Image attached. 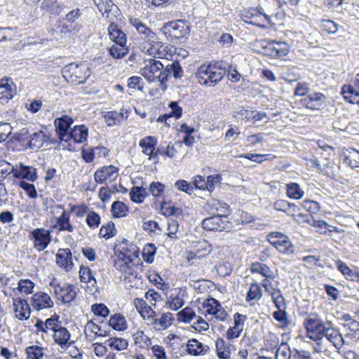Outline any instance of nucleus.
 <instances>
[{
    "label": "nucleus",
    "instance_id": "37",
    "mask_svg": "<svg viewBox=\"0 0 359 359\" xmlns=\"http://www.w3.org/2000/svg\"><path fill=\"white\" fill-rule=\"evenodd\" d=\"M70 136L75 142L81 143L87 140L88 128L83 125L76 126L71 132Z\"/></svg>",
    "mask_w": 359,
    "mask_h": 359
},
{
    "label": "nucleus",
    "instance_id": "61",
    "mask_svg": "<svg viewBox=\"0 0 359 359\" xmlns=\"http://www.w3.org/2000/svg\"><path fill=\"white\" fill-rule=\"evenodd\" d=\"M34 283L28 279H21L18 282V289L20 292L26 294L32 293Z\"/></svg>",
    "mask_w": 359,
    "mask_h": 359
},
{
    "label": "nucleus",
    "instance_id": "4",
    "mask_svg": "<svg viewBox=\"0 0 359 359\" xmlns=\"http://www.w3.org/2000/svg\"><path fill=\"white\" fill-rule=\"evenodd\" d=\"M114 267L123 273L121 278L123 279L126 285L130 287H138L142 283L141 276H140V266L137 264L125 265L120 262H114Z\"/></svg>",
    "mask_w": 359,
    "mask_h": 359
},
{
    "label": "nucleus",
    "instance_id": "60",
    "mask_svg": "<svg viewBox=\"0 0 359 359\" xmlns=\"http://www.w3.org/2000/svg\"><path fill=\"white\" fill-rule=\"evenodd\" d=\"M15 168L6 161H0V179H5L10 174L14 177Z\"/></svg>",
    "mask_w": 359,
    "mask_h": 359
},
{
    "label": "nucleus",
    "instance_id": "26",
    "mask_svg": "<svg viewBox=\"0 0 359 359\" xmlns=\"http://www.w3.org/2000/svg\"><path fill=\"white\" fill-rule=\"evenodd\" d=\"M325 96L320 93H314L309 95L305 100V106L311 110H321L325 104Z\"/></svg>",
    "mask_w": 359,
    "mask_h": 359
},
{
    "label": "nucleus",
    "instance_id": "42",
    "mask_svg": "<svg viewBox=\"0 0 359 359\" xmlns=\"http://www.w3.org/2000/svg\"><path fill=\"white\" fill-rule=\"evenodd\" d=\"M111 212L114 217H125L128 212V207L121 201H115L111 205Z\"/></svg>",
    "mask_w": 359,
    "mask_h": 359
},
{
    "label": "nucleus",
    "instance_id": "11",
    "mask_svg": "<svg viewBox=\"0 0 359 359\" xmlns=\"http://www.w3.org/2000/svg\"><path fill=\"white\" fill-rule=\"evenodd\" d=\"M202 226L207 231H222L229 229L230 223L227 220L226 215H214L204 219L202 222Z\"/></svg>",
    "mask_w": 359,
    "mask_h": 359
},
{
    "label": "nucleus",
    "instance_id": "52",
    "mask_svg": "<svg viewBox=\"0 0 359 359\" xmlns=\"http://www.w3.org/2000/svg\"><path fill=\"white\" fill-rule=\"evenodd\" d=\"M156 252V248L153 243H147L144 245L142 251L144 260L147 263H152L154 260V255Z\"/></svg>",
    "mask_w": 359,
    "mask_h": 359
},
{
    "label": "nucleus",
    "instance_id": "6",
    "mask_svg": "<svg viewBox=\"0 0 359 359\" xmlns=\"http://www.w3.org/2000/svg\"><path fill=\"white\" fill-rule=\"evenodd\" d=\"M164 34L172 39L187 38L190 29L185 20H177L166 22L163 27Z\"/></svg>",
    "mask_w": 359,
    "mask_h": 359
},
{
    "label": "nucleus",
    "instance_id": "40",
    "mask_svg": "<svg viewBox=\"0 0 359 359\" xmlns=\"http://www.w3.org/2000/svg\"><path fill=\"white\" fill-rule=\"evenodd\" d=\"M126 45L114 44L109 48V54L114 59H121L128 53Z\"/></svg>",
    "mask_w": 359,
    "mask_h": 359
},
{
    "label": "nucleus",
    "instance_id": "16",
    "mask_svg": "<svg viewBox=\"0 0 359 359\" xmlns=\"http://www.w3.org/2000/svg\"><path fill=\"white\" fill-rule=\"evenodd\" d=\"M324 337H325L337 349L341 348L344 344H346V341L339 330L334 327L332 323L330 321H327V327L325 330Z\"/></svg>",
    "mask_w": 359,
    "mask_h": 359
},
{
    "label": "nucleus",
    "instance_id": "44",
    "mask_svg": "<svg viewBox=\"0 0 359 359\" xmlns=\"http://www.w3.org/2000/svg\"><path fill=\"white\" fill-rule=\"evenodd\" d=\"M126 320L123 316L120 313L114 314L110 317L109 324L116 330H124L126 329Z\"/></svg>",
    "mask_w": 359,
    "mask_h": 359
},
{
    "label": "nucleus",
    "instance_id": "23",
    "mask_svg": "<svg viewBox=\"0 0 359 359\" xmlns=\"http://www.w3.org/2000/svg\"><path fill=\"white\" fill-rule=\"evenodd\" d=\"M273 208L278 211L284 212L289 214H291L293 217H295V219L298 221L299 218H303L305 215L299 213L296 215H294V212L298 211L299 208L294 203H290L285 200H278L273 204Z\"/></svg>",
    "mask_w": 359,
    "mask_h": 359
},
{
    "label": "nucleus",
    "instance_id": "34",
    "mask_svg": "<svg viewBox=\"0 0 359 359\" xmlns=\"http://www.w3.org/2000/svg\"><path fill=\"white\" fill-rule=\"evenodd\" d=\"M250 271L252 273H259L266 278L273 280L275 278L273 271L266 264L260 262H254L250 266Z\"/></svg>",
    "mask_w": 359,
    "mask_h": 359
},
{
    "label": "nucleus",
    "instance_id": "55",
    "mask_svg": "<svg viewBox=\"0 0 359 359\" xmlns=\"http://www.w3.org/2000/svg\"><path fill=\"white\" fill-rule=\"evenodd\" d=\"M13 81L7 77H4L0 79V89L2 90L1 91V94H6L10 96H14L15 90L13 89Z\"/></svg>",
    "mask_w": 359,
    "mask_h": 359
},
{
    "label": "nucleus",
    "instance_id": "56",
    "mask_svg": "<svg viewBox=\"0 0 359 359\" xmlns=\"http://www.w3.org/2000/svg\"><path fill=\"white\" fill-rule=\"evenodd\" d=\"M161 210L165 216L179 215L182 213L181 209L172 205L170 203L163 202L161 205Z\"/></svg>",
    "mask_w": 359,
    "mask_h": 359
},
{
    "label": "nucleus",
    "instance_id": "43",
    "mask_svg": "<svg viewBox=\"0 0 359 359\" xmlns=\"http://www.w3.org/2000/svg\"><path fill=\"white\" fill-rule=\"evenodd\" d=\"M106 342L111 348L119 351L126 350L128 346V341L123 338L111 337Z\"/></svg>",
    "mask_w": 359,
    "mask_h": 359
},
{
    "label": "nucleus",
    "instance_id": "15",
    "mask_svg": "<svg viewBox=\"0 0 359 359\" xmlns=\"http://www.w3.org/2000/svg\"><path fill=\"white\" fill-rule=\"evenodd\" d=\"M118 177V168L112 165L103 166L97 169L94 173L96 183L104 184L112 182Z\"/></svg>",
    "mask_w": 359,
    "mask_h": 359
},
{
    "label": "nucleus",
    "instance_id": "59",
    "mask_svg": "<svg viewBox=\"0 0 359 359\" xmlns=\"http://www.w3.org/2000/svg\"><path fill=\"white\" fill-rule=\"evenodd\" d=\"M103 118L107 126H113L119 124L124 118L123 114H104Z\"/></svg>",
    "mask_w": 359,
    "mask_h": 359
},
{
    "label": "nucleus",
    "instance_id": "1",
    "mask_svg": "<svg viewBox=\"0 0 359 359\" xmlns=\"http://www.w3.org/2000/svg\"><path fill=\"white\" fill-rule=\"evenodd\" d=\"M226 73L232 82L238 81L241 78V74L227 62L217 61L199 67L196 72V79L202 85L215 86Z\"/></svg>",
    "mask_w": 359,
    "mask_h": 359
},
{
    "label": "nucleus",
    "instance_id": "63",
    "mask_svg": "<svg viewBox=\"0 0 359 359\" xmlns=\"http://www.w3.org/2000/svg\"><path fill=\"white\" fill-rule=\"evenodd\" d=\"M93 1L102 15L111 11V7L114 5L111 0H93Z\"/></svg>",
    "mask_w": 359,
    "mask_h": 359
},
{
    "label": "nucleus",
    "instance_id": "64",
    "mask_svg": "<svg viewBox=\"0 0 359 359\" xmlns=\"http://www.w3.org/2000/svg\"><path fill=\"white\" fill-rule=\"evenodd\" d=\"M20 187L23 189L28 196L31 198H35L37 196V191L33 184L28 183L25 181H20L18 183Z\"/></svg>",
    "mask_w": 359,
    "mask_h": 359
},
{
    "label": "nucleus",
    "instance_id": "48",
    "mask_svg": "<svg viewBox=\"0 0 359 359\" xmlns=\"http://www.w3.org/2000/svg\"><path fill=\"white\" fill-rule=\"evenodd\" d=\"M116 230L114 223L111 221L108 222L106 224L102 225L100 229L99 235L100 237L109 239L116 235Z\"/></svg>",
    "mask_w": 359,
    "mask_h": 359
},
{
    "label": "nucleus",
    "instance_id": "5",
    "mask_svg": "<svg viewBox=\"0 0 359 359\" xmlns=\"http://www.w3.org/2000/svg\"><path fill=\"white\" fill-rule=\"evenodd\" d=\"M49 286L53 289V293L57 299L63 304L72 302L77 295L76 286L67 283H59L55 278L50 281Z\"/></svg>",
    "mask_w": 359,
    "mask_h": 359
},
{
    "label": "nucleus",
    "instance_id": "50",
    "mask_svg": "<svg viewBox=\"0 0 359 359\" xmlns=\"http://www.w3.org/2000/svg\"><path fill=\"white\" fill-rule=\"evenodd\" d=\"M292 353L289 345L283 342L276 351V359H292Z\"/></svg>",
    "mask_w": 359,
    "mask_h": 359
},
{
    "label": "nucleus",
    "instance_id": "28",
    "mask_svg": "<svg viewBox=\"0 0 359 359\" xmlns=\"http://www.w3.org/2000/svg\"><path fill=\"white\" fill-rule=\"evenodd\" d=\"M41 8L52 15H60L65 12L67 6L57 0H43L41 3Z\"/></svg>",
    "mask_w": 359,
    "mask_h": 359
},
{
    "label": "nucleus",
    "instance_id": "17",
    "mask_svg": "<svg viewBox=\"0 0 359 359\" xmlns=\"http://www.w3.org/2000/svg\"><path fill=\"white\" fill-rule=\"evenodd\" d=\"M56 264L66 271H70L73 269L72 254L68 248H60L55 255Z\"/></svg>",
    "mask_w": 359,
    "mask_h": 359
},
{
    "label": "nucleus",
    "instance_id": "32",
    "mask_svg": "<svg viewBox=\"0 0 359 359\" xmlns=\"http://www.w3.org/2000/svg\"><path fill=\"white\" fill-rule=\"evenodd\" d=\"M157 142L156 137L149 135L140 140L139 146L142 149V153L147 156L156 150Z\"/></svg>",
    "mask_w": 359,
    "mask_h": 359
},
{
    "label": "nucleus",
    "instance_id": "7",
    "mask_svg": "<svg viewBox=\"0 0 359 359\" xmlns=\"http://www.w3.org/2000/svg\"><path fill=\"white\" fill-rule=\"evenodd\" d=\"M267 241L280 253L289 255L294 251V246L289 237L281 232L269 233L267 235Z\"/></svg>",
    "mask_w": 359,
    "mask_h": 359
},
{
    "label": "nucleus",
    "instance_id": "24",
    "mask_svg": "<svg viewBox=\"0 0 359 359\" xmlns=\"http://www.w3.org/2000/svg\"><path fill=\"white\" fill-rule=\"evenodd\" d=\"M217 355L219 359H231V351H235L234 345L226 343L225 341L219 338L215 341Z\"/></svg>",
    "mask_w": 359,
    "mask_h": 359
},
{
    "label": "nucleus",
    "instance_id": "18",
    "mask_svg": "<svg viewBox=\"0 0 359 359\" xmlns=\"http://www.w3.org/2000/svg\"><path fill=\"white\" fill-rule=\"evenodd\" d=\"M14 313L15 317L20 320H27L30 316V307L27 300L21 298L13 299Z\"/></svg>",
    "mask_w": 359,
    "mask_h": 359
},
{
    "label": "nucleus",
    "instance_id": "41",
    "mask_svg": "<svg viewBox=\"0 0 359 359\" xmlns=\"http://www.w3.org/2000/svg\"><path fill=\"white\" fill-rule=\"evenodd\" d=\"M287 196L292 199L299 200L304 194V191L300 188L299 185L294 182H290L287 184Z\"/></svg>",
    "mask_w": 359,
    "mask_h": 359
},
{
    "label": "nucleus",
    "instance_id": "57",
    "mask_svg": "<svg viewBox=\"0 0 359 359\" xmlns=\"http://www.w3.org/2000/svg\"><path fill=\"white\" fill-rule=\"evenodd\" d=\"M344 327L347 330L346 337L359 339V323L358 321H351L348 324H344Z\"/></svg>",
    "mask_w": 359,
    "mask_h": 359
},
{
    "label": "nucleus",
    "instance_id": "39",
    "mask_svg": "<svg viewBox=\"0 0 359 359\" xmlns=\"http://www.w3.org/2000/svg\"><path fill=\"white\" fill-rule=\"evenodd\" d=\"M80 280L83 283L89 284V287H96L97 281L93 276L92 271L88 267L81 266L79 271Z\"/></svg>",
    "mask_w": 359,
    "mask_h": 359
},
{
    "label": "nucleus",
    "instance_id": "10",
    "mask_svg": "<svg viewBox=\"0 0 359 359\" xmlns=\"http://www.w3.org/2000/svg\"><path fill=\"white\" fill-rule=\"evenodd\" d=\"M165 62L166 64H164V67L158 75V81L161 82V85H163L171 76H173L175 79H181L183 76L184 71L177 61Z\"/></svg>",
    "mask_w": 359,
    "mask_h": 359
},
{
    "label": "nucleus",
    "instance_id": "14",
    "mask_svg": "<svg viewBox=\"0 0 359 359\" xmlns=\"http://www.w3.org/2000/svg\"><path fill=\"white\" fill-rule=\"evenodd\" d=\"M262 48L264 54L279 58L285 57L289 52V46L285 42L270 41L266 45H262Z\"/></svg>",
    "mask_w": 359,
    "mask_h": 359
},
{
    "label": "nucleus",
    "instance_id": "27",
    "mask_svg": "<svg viewBox=\"0 0 359 359\" xmlns=\"http://www.w3.org/2000/svg\"><path fill=\"white\" fill-rule=\"evenodd\" d=\"M108 32L110 39L114 44L126 45V34L114 22L110 23L108 27Z\"/></svg>",
    "mask_w": 359,
    "mask_h": 359
},
{
    "label": "nucleus",
    "instance_id": "19",
    "mask_svg": "<svg viewBox=\"0 0 359 359\" xmlns=\"http://www.w3.org/2000/svg\"><path fill=\"white\" fill-rule=\"evenodd\" d=\"M32 305L37 311L49 309L53 306V302L50 296L45 292H36L32 297Z\"/></svg>",
    "mask_w": 359,
    "mask_h": 359
},
{
    "label": "nucleus",
    "instance_id": "2",
    "mask_svg": "<svg viewBox=\"0 0 359 359\" xmlns=\"http://www.w3.org/2000/svg\"><path fill=\"white\" fill-rule=\"evenodd\" d=\"M62 76L68 82L74 85L84 83L90 76V69L85 64L70 63L62 69Z\"/></svg>",
    "mask_w": 359,
    "mask_h": 359
},
{
    "label": "nucleus",
    "instance_id": "38",
    "mask_svg": "<svg viewBox=\"0 0 359 359\" xmlns=\"http://www.w3.org/2000/svg\"><path fill=\"white\" fill-rule=\"evenodd\" d=\"M344 162L352 168L359 167V151L351 149L344 154Z\"/></svg>",
    "mask_w": 359,
    "mask_h": 359
},
{
    "label": "nucleus",
    "instance_id": "21",
    "mask_svg": "<svg viewBox=\"0 0 359 359\" xmlns=\"http://www.w3.org/2000/svg\"><path fill=\"white\" fill-rule=\"evenodd\" d=\"M129 23L134 27L136 30L149 41H154L156 38V34L149 28L146 24L143 23L142 21L135 16L129 17Z\"/></svg>",
    "mask_w": 359,
    "mask_h": 359
},
{
    "label": "nucleus",
    "instance_id": "51",
    "mask_svg": "<svg viewBox=\"0 0 359 359\" xmlns=\"http://www.w3.org/2000/svg\"><path fill=\"white\" fill-rule=\"evenodd\" d=\"M262 289L259 284L255 283L250 285V289L247 293L246 301L259 300L262 298Z\"/></svg>",
    "mask_w": 359,
    "mask_h": 359
},
{
    "label": "nucleus",
    "instance_id": "54",
    "mask_svg": "<svg viewBox=\"0 0 359 359\" xmlns=\"http://www.w3.org/2000/svg\"><path fill=\"white\" fill-rule=\"evenodd\" d=\"M194 318H196V313L190 307H186L177 313V319L183 323H189Z\"/></svg>",
    "mask_w": 359,
    "mask_h": 359
},
{
    "label": "nucleus",
    "instance_id": "49",
    "mask_svg": "<svg viewBox=\"0 0 359 359\" xmlns=\"http://www.w3.org/2000/svg\"><path fill=\"white\" fill-rule=\"evenodd\" d=\"M25 351L27 359H42L44 355L43 348L37 345L27 347Z\"/></svg>",
    "mask_w": 359,
    "mask_h": 359
},
{
    "label": "nucleus",
    "instance_id": "22",
    "mask_svg": "<svg viewBox=\"0 0 359 359\" xmlns=\"http://www.w3.org/2000/svg\"><path fill=\"white\" fill-rule=\"evenodd\" d=\"M14 177L34 182L37 179L36 170L33 167L25 166L20 163L15 168Z\"/></svg>",
    "mask_w": 359,
    "mask_h": 359
},
{
    "label": "nucleus",
    "instance_id": "9",
    "mask_svg": "<svg viewBox=\"0 0 359 359\" xmlns=\"http://www.w3.org/2000/svg\"><path fill=\"white\" fill-rule=\"evenodd\" d=\"M51 230L37 228L32 231L29 238L33 241L34 247L39 252L45 250L52 241Z\"/></svg>",
    "mask_w": 359,
    "mask_h": 359
},
{
    "label": "nucleus",
    "instance_id": "36",
    "mask_svg": "<svg viewBox=\"0 0 359 359\" xmlns=\"http://www.w3.org/2000/svg\"><path fill=\"white\" fill-rule=\"evenodd\" d=\"M48 142V137L46 134L42 132L34 133L30 138L29 140V147L37 151L40 148H41L45 142Z\"/></svg>",
    "mask_w": 359,
    "mask_h": 359
},
{
    "label": "nucleus",
    "instance_id": "33",
    "mask_svg": "<svg viewBox=\"0 0 359 359\" xmlns=\"http://www.w3.org/2000/svg\"><path fill=\"white\" fill-rule=\"evenodd\" d=\"M336 265L338 270L345 276L346 279L352 281L359 280V272L357 271L351 270L345 262H342L341 260H338L336 262Z\"/></svg>",
    "mask_w": 359,
    "mask_h": 359
},
{
    "label": "nucleus",
    "instance_id": "62",
    "mask_svg": "<svg viewBox=\"0 0 359 359\" xmlns=\"http://www.w3.org/2000/svg\"><path fill=\"white\" fill-rule=\"evenodd\" d=\"M175 187L178 190L185 192L187 194L191 195L194 191V186L193 184L189 183L187 181L184 180H179L175 182Z\"/></svg>",
    "mask_w": 359,
    "mask_h": 359
},
{
    "label": "nucleus",
    "instance_id": "47",
    "mask_svg": "<svg viewBox=\"0 0 359 359\" xmlns=\"http://www.w3.org/2000/svg\"><path fill=\"white\" fill-rule=\"evenodd\" d=\"M172 314L168 312L162 314L159 319H156L154 324L158 330H165L172 324Z\"/></svg>",
    "mask_w": 359,
    "mask_h": 359
},
{
    "label": "nucleus",
    "instance_id": "53",
    "mask_svg": "<svg viewBox=\"0 0 359 359\" xmlns=\"http://www.w3.org/2000/svg\"><path fill=\"white\" fill-rule=\"evenodd\" d=\"M100 216L93 210H90L86 215V222L90 229H97L100 224Z\"/></svg>",
    "mask_w": 359,
    "mask_h": 359
},
{
    "label": "nucleus",
    "instance_id": "3",
    "mask_svg": "<svg viewBox=\"0 0 359 359\" xmlns=\"http://www.w3.org/2000/svg\"><path fill=\"white\" fill-rule=\"evenodd\" d=\"M114 252L117 257L114 262H120L125 265L134 264L133 259L138 257L137 247L125 238L116 243Z\"/></svg>",
    "mask_w": 359,
    "mask_h": 359
},
{
    "label": "nucleus",
    "instance_id": "30",
    "mask_svg": "<svg viewBox=\"0 0 359 359\" xmlns=\"http://www.w3.org/2000/svg\"><path fill=\"white\" fill-rule=\"evenodd\" d=\"M208 346L204 345L196 339H189L187 342V352L193 355H204L209 351Z\"/></svg>",
    "mask_w": 359,
    "mask_h": 359
},
{
    "label": "nucleus",
    "instance_id": "12",
    "mask_svg": "<svg viewBox=\"0 0 359 359\" xmlns=\"http://www.w3.org/2000/svg\"><path fill=\"white\" fill-rule=\"evenodd\" d=\"M81 16V11L79 8L69 11L65 16L60 20V31L62 33L70 32L77 29V21Z\"/></svg>",
    "mask_w": 359,
    "mask_h": 359
},
{
    "label": "nucleus",
    "instance_id": "31",
    "mask_svg": "<svg viewBox=\"0 0 359 359\" xmlns=\"http://www.w3.org/2000/svg\"><path fill=\"white\" fill-rule=\"evenodd\" d=\"M167 304L168 308L173 311H177L180 309L184 304V293L181 290L175 289L169 299H168Z\"/></svg>",
    "mask_w": 359,
    "mask_h": 359
},
{
    "label": "nucleus",
    "instance_id": "46",
    "mask_svg": "<svg viewBox=\"0 0 359 359\" xmlns=\"http://www.w3.org/2000/svg\"><path fill=\"white\" fill-rule=\"evenodd\" d=\"M194 250L193 253L196 257H201L208 255L211 252L212 248L206 241H199L197 245L194 246Z\"/></svg>",
    "mask_w": 359,
    "mask_h": 359
},
{
    "label": "nucleus",
    "instance_id": "45",
    "mask_svg": "<svg viewBox=\"0 0 359 359\" xmlns=\"http://www.w3.org/2000/svg\"><path fill=\"white\" fill-rule=\"evenodd\" d=\"M131 201L137 203H141L147 196L146 189L142 187H133L130 191Z\"/></svg>",
    "mask_w": 359,
    "mask_h": 359
},
{
    "label": "nucleus",
    "instance_id": "58",
    "mask_svg": "<svg viewBox=\"0 0 359 359\" xmlns=\"http://www.w3.org/2000/svg\"><path fill=\"white\" fill-rule=\"evenodd\" d=\"M70 211L75 214V216L78 218H82L86 215H88L90 210L87 205L81 203L80 205H69Z\"/></svg>",
    "mask_w": 359,
    "mask_h": 359
},
{
    "label": "nucleus",
    "instance_id": "8",
    "mask_svg": "<svg viewBox=\"0 0 359 359\" xmlns=\"http://www.w3.org/2000/svg\"><path fill=\"white\" fill-rule=\"evenodd\" d=\"M304 324L306 330L307 337L313 341L322 339L327 327V321L323 323L318 318H308L305 320Z\"/></svg>",
    "mask_w": 359,
    "mask_h": 359
},
{
    "label": "nucleus",
    "instance_id": "35",
    "mask_svg": "<svg viewBox=\"0 0 359 359\" xmlns=\"http://www.w3.org/2000/svg\"><path fill=\"white\" fill-rule=\"evenodd\" d=\"M56 224L60 231L72 232L74 231V227L70 223V217L65 210L56 218Z\"/></svg>",
    "mask_w": 359,
    "mask_h": 359
},
{
    "label": "nucleus",
    "instance_id": "29",
    "mask_svg": "<svg viewBox=\"0 0 359 359\" xmlns=\"http://www.w3.org/2000/svg\"><path fill=\"white\" fill-rule=\"evenodd\" d=\"M85 334L88 341H93L95 339L96 337L107 336V332L105 330H102L98 325L93 321H88L85 326Z\"/></svg>",
    "mask_w": 359,
    "mask_h": 359
},
{
    "label": "nucleus",
    "instance_id": "20",
    "mask_svg": "<svg viewBox=\"0 0 359 359\" xmlns=\"http://www.w3.org/2000/svg\"><path fill=\"white\" fill-rule=\"evenodd\" d=\"M53 332V337L55 342L62 349H67L74 343L70 341L71 334L67 328L60 325Z\"/></svg>",
    "mask_w": 359,
    "mask_h": 359
},
{
    "label": "nucleus",
    "instance_id": "25",
    "mask_svg": "<svg viewBox=\"0 0 359 359\" xmlns=\"http://www.w3.org/2000/svg\"><path fill=\"white\" fill-rule=\"evenodd\" d=\"M72 123V118L67 116H63L62 118L55 120L56 132L61 140H67L65 137H69L67 132Z\"/></svg>",
    "mask_w": 359,
    "mask_h": 359
},
{
    "label": "nucleus",
    "instance_id": "13",
    "mask_svg": "<svg viewBox=\"0 0 359 359\" xmlns=\"http://www.w3.org/2000/svg\"><path fill=\"white\" fill-rule=\"evenodd\" d=\"M164 63L156 59H149L141 69V74L149 82L158 81V75L161 72Z\"/></svg>",
    "mask_w": 359,
    "mask_h": 359
}]
</instances>
